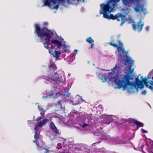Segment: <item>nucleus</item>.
<instances>
[{
    "label": "nucleus",
    "mask_w": 153,
    "mask_h": 153,
    "mask_svg": "<svg viewBox=\"0 0 153 153\" xmlns=\"http://www.w3.org/2000/svg\"><path fill=\"white\" fill-rule=\"evenodd\" d=\"M35 30L34 33L37 35L36 36H38L43 41V44L45 48L49 50V53L51 55H53L56 60L61 56V53L60 52L54 50L55 54H54L53 50L55 48L54 46L49 43V42L51 38V35L53 34V32L50 30H48L47 27H40V25L36 24L34 26Z\"/></svg>",
    "instance_id": "obj_1"
},
{
    "label": "nucleus",
    "mask_w": 153,
    "mask_h": 153,
    "mask_svg": "<svg viewBox=\"0 0 153 153\" xmlns=\"http://www.w3.org/2000/svg\"><path fill=\"white\" fill-rule=\"evenodd\" d=\"M134 68H131L129 70V72L128 73L126 74L123 76L121 79L118 80V81L117 82V84L118 88L120 89L123 88V90L126 89L127 87L128 86L127 91L128 93H130L134 92V89H136L137 92L138 91V88H139L136 84L130 81V80H132L133 79V76L132 74L133 72Z\"/></svg>",
    "instance_id": "obj_2"
},
{
    "label": "nucleus",
    "mask_w": 153,
    "mask_h": 153,
    "mask_svg": "<svg viewBox=\"0 0 153 153\" xmlns=\"http://www.w3.org/2000/svg\"><path fill=\"white\" fill-rule=\"evenodd\" d=\"M120 46L121 47L122 49H120L119 50V53L118 55L120 59L124 62L125 65L127 66L128 70H130L132 67L133 66V64L134 61L132 60L131 57L127 55L128 53L125 50V49L123 48V42H120V40L118 41Z\"/></svg>",
    "instance_id": "obj_3"
},
{
    "label": "nucleus",
    "mask_w": 153,
    "mask_h": 153,
    "mask_svg": "<svg viewBox=\"0 0 153 153\" xmlns=\"http://www.w3.org/2000/svg\"><path fill=\"white\" fill-rule=\"evenodd\" d=\"M120 0H109L105 4L102 3L100 4L102 11L100 13V14H103V17L105 15L109 14L113 11L114 8L116 5L117 2Z\"/></svg>",
    "instance_id": "obj_4"
},
{
    "label": "nucleus",
    "mask_w": 153,
    "mask_h": 153,
    "mask_svg": "<svg viewBox=\"0 0 153 153\" xmlns=\"http://www.w3.org/2000/svg\"><path fill=\"white\" fill-rule=\"evenodd\" d=\"M107 14L105 15V16L103 17L104 18L108 19H111L112 20H115L117 19V21H120L119 18H120L121 19V23L120 24V26H122L126 22L127 19L126 18L124 15H123L122 13H118L115 14L114 16L112 14Z\"/></svg>",
    "instance_id": "obj_5"
},
{
    "label": "nucleus",
    "mask_w": 153,
    "mask_h": 153,
    "mask_svg": "<svg viewBox=\"0 0 153 153\" xmlns=\"http://www.w3.org/2000/svg\"><path fill=\"white\" fill-rule=\"evenodd\" d=\"M37 129L38 128L36 129L35 127L34 128V130L35 131V134L34 135V137L36 140H34L33 142L34 143H36L39 150H41V149H42V151H43L42 152V153H49L50 152V151H49L47 149H43V147L42 146H41L39 145V142L38 141V140L39 138V133H38Z\"/></svg>",
    "instance_id": "obj_6"
},
{
    "label": "nucleus",
    "mask_w": 153,
    "mask_h": 153,
    "mask_svg": "<svg viewBox=\"0 0 153 153\" xmlns=\"http://www.w3.org/2000/svg\"><path fill=\"white\" fill-rule=\"evenodd\" d=\"M153 76V71H151L150 72L147 76V77H145V79L143 80L146 86L151 89L152 91H153V81L152 80H150L149 82L148 81V80L150 78Z\"/></svg>",
    "instance_id": "obj_7"
},
{
    "label": "nucleus",
    "mask_w": 153,
    "mask_h": 153,
    "mask_svg": "<svg viewBox=\"0 0 153 153\" xmlns=\"http://www.w3.org/2000/svg\"><path fill=\"white\" fill-rule=\"evenodd\" d=\"M45 79L51 82L53 80L59 83L62 82H63L62 77L59 76L56 73H54V75L53 76L48 75L47 76H46Z\"/></svg>",
    "instance_id": "obj_8"
},
{
    "label": "nucleus",
    "mask_w": 153,
    "mask_h": 153,
    "mask_svg": "<svg viewBox=\"0 0 153 153\" xmlns=\"http://www.w3.org/2000/svg\"><path fill=\"white\" fill-rule=\"evenodd\" d=\"M142 23L141 20L140 19L136 24L135 22H134L132 24V26L133 29L135 31H137L139 32H140L143 29V27L144 26V22Z\"/></svg>",
    "instance_id": "obj_9"
},
{
    "label": "nucleus",
    "mask_w": 153,
    "mask_h": 153,
    "mask_svg": "<svg viewBox=\"0 0 153 153\" xmlns=\"http://www.w3.org/2000/svg\"><path fill=\"white\" fill-rule=\"evenodd\" d=\"M134 10L137 13L141 12V11H142L143 13L146 15L147 12L146 11V9L143 8V5L140 3L137 4V5L134 8Z\"/></svg>",
    "instance_id": "obj_10"
},
{
    "label": "nucleus",
    "mask_w": 153,
    "mask_h": 153,
    "mask_svg": "<svg viewBox=\"0 0 153 153\" xmlns=\"http://www.w3.org/2000/svg\"><path fill=\"white\" fill-rule=\"evenodd\" d=\"M139 76H140V78L142 79V80H139L138 77L136 78L135 79L136 84L140 88H143L144 87L143 83H144V82L143 81V80L145 79V78L143 79V76L140 75H139L138 77Z\"/></svg>",
    "instance_id": "obj_11"
},
{
    "label": "nucleus",
    "mask_w": 153,
    "mask_h": 153,
    "mask_svg": "<svg viewBox=\"0 0 153 153\" xmlns=\"http://www.w3.org/2000/svg\"><path fill=\"white\" fill-rule=\"evenodd\" d=\"M64 39L62 38L60 39V41L56 39H52L51 41V43L54 44L55 47H56L57 48L59 49L61 46H62V41Z\"/></svg>",
    "instance_id": "obj_12"
},
{
    "label": "nucleus",
    "mask_w": 153,
    "mask_h": 153,
    "mask_svg": "<svg viewBox=\"0 0 153 153\" xmlns=\"http://www.w3.org/2000/svg\"><path fill=\"white\" fill-rule=\"evenodd\" d=\"M50 127V128L52 130L55 134L59 135L60 134V133L59 132V130L55 126V124L53 122H51Z\"/></svg>",
    "instance_id": "obj_13"
},
{
    "label": "nucleus",
    "mask_w": 153,
    "mask_h": 153,
    "mask_svg": "<svg viewBox=\"0 0 153 153\" xmlns=\"http://www.w3.org/2000/svg\"><path fill=\"white\" fill-rule=\"evenodd\" d=\"M129 121L134 124L137 125V128L140 127H143L144 125L143 123L132 119H129Z\"/></svg>",
    "instance_id": "obj_14"
},
{
    "label": "nucleus",
    "mask_w": 153,
    "mask_h": 153,
    "mask_svg": "<svg viewBox=\"0 0 153 153\" xmlns=\"http://www.w3.org/2000/svg\"><path fill=\"white\" fill-rule=\"evenodd\" d=\"M49 121V120L48 119H44L42 121L39 122L38 124L35 126V128H38L39 126H42L44 125L46 123H47Z\"/></svg>",
    "instance_id": "obj_15"
},
{
    "label": "nucleus",
    "mask_w": 153,
    "mask_h": 153,
    "mask_svg": "<svg viewBox=\"0 0 153 153\" xmlns=\"http://www.w3.org/2000/svg\"><path fill=\"white\" fill-rule=\"evenodd\" d=\"M46 96H44L42 97V98L46 100L48 98H50V97L54 95V93H53L52 91H46Z\"/></svg>",
    "instance_id": "obj_16"
},
{
    "label": "nucleus",
    "mask_w": 153,
    "mask_h": 153,
    "mask_svg": "<svg viewBox=\"0 0 153 153\" xmlns=\"http://www.w3.org/2000/svg\"><path fill=\"white\" fill-rule=\"evenodd\" d=\"M108 44L110 45L113 46L114 48H117L118 51V53H119V50L120 49H122V48L121 47H119L118 45L114 43H113L112 42H110L108 43Z\"/></svg>",
    "instance_id": "obj_17"
},
{
    "label": "nucleus",
    "mask_w": 153,
    "mask_h": 153,
    "mask_svg": "<svg viewBox=\"0 0 153 153\" xmlns=\"http://www.w3.org/2000/svg\"><path fill=\"white\" fill-rule=\"evenodd\" d=\"M49 68H50V70L53 69V71L54 73H55L54 72L55 70L57 69L56 66L55 64L54 63H52L51 65H49Z\"/></svg>",
    "instance_id": "obj_18"
},
{
    "label": "nucleus",
    "mask_w": 153,
    "mask_h": 153,
    "mask_svg": "<svg viewBox=\"0 0 153 153\" xmlns=\"http://www.w3.org/2000/svg\"><path fill=\"white\" fill-rule=\"evenodd\" d=\"M51 2H52V1H51V0H45L44 1V3L43 5V6H47L50 7Z\"/></svg>",
    "instance_id": "obj_19"
},
{
    "label": "nucleus",
    "mask_w": 153,
    "mask_h": 153,
    "mask_svg": "<svg viewBox=\"0 0 153 153\" xmlns=\"http://www.w3.org/2000/svg\"><path fill=\"white\" fill-rule=\"evenodd\" d=\"M86 42L89 43V44H92V43L94 42V40L90 37H89L86 39Z\"/></svg>",
    "instance_id": "obj_20"
},
{
    "label": "nucleus",
    "mask_w": 153,
    "mask_h": 153,
    "mask_svg": "<svg viewBox=\"0 0 153 153\" xmlns=\"http://www.w3.org/2000/svg\"><path fill=\"white\" fill-rule=\"evenodd\" d=\"M101 79L103 82H105L107 80V77L105 75H102L101 76Z\"/></svg>",
    "instance_id": "obj_21"
},
{
    "label": "nucleus",
    "mask_w": 153,
    "mask_h": 153,
    "mask_svg": "<svg viewBox=\"0 0 153 153\" xmlns=\"http://www.w3.org/2000/svg\"><path fill=\"white\" fill-rule=\"evenodd\" d=\"M51 1H52V2H53V4H55L56 3V1H58L60 2H64L65 1V0H51ZM70 0H67L68 2Z\"/></svg>",
    "instance_id": "obj_22"
},
{
    "label": "nucleus",
    "mask_w": 153,
    "mask_h": 153,
    "mask_svg": "<svg viewBox=\"0 0 153 153\" xmlns=\"http://www.w3.org/2000/svg\"><path fill=\"white\" fill-rule=\"evenodd\" d=\"M63 41L64 44L62 45L63 47V48L64 49V48H66L67 47V46L65 44L66 43V42L65 41Z\"/></svg>",
    "instance_id": "obj_23"
},
{
    "label": "nucleus",
    "mask_w": 153,
    "mask_h": 153,
    "mask_svg": "<svg viewBox=\"0 0 153 153\" xmlns=\"http://www.w3.org/2000/svg\"><path fill=\"white\" fill-rule=\"evenodd\" d=\"M88 126V124H87L86 123H84L83 125H81L82 128H84L86 127H87Z\"/></svg>",
    "instance_id": "obj_24"
},
{
    "label": "nucleus",
    "mask_w": 153,
    "mask_h": 153,
    "mask_svg": "<svg viewBox=\"0 0 153 153\" xmlns=\"http://www.w3.org/2000/svg\"><path fill=\"white\" fill-rule=\"evenodd\" d=\"M38 109L40 111H41L42 112H43V113L44 114L43 109L42 107H41L40 108H38Z\"/></svg>",
    "instance_id": "obj_25"
},
{
    "label": "nucleus",
    "mask_w": 153,
    "mask_h": 153,
    "mask_svg": "<svg viewBox=\"0 0 153 153\" xmlns=\"http://www.w3.org/2000/svg\"><path fill=\"white\" fill-rule=\"evenodd\" d=\"M91 44V46L90 47H89L88 48V49H93L94 48V44H93L92 43V44Z\"/></svg>",
    "instance_id": "obj_26"
},
{
    "label": "nucleus",
    "mask_w": 153,
    "mask_h": 153,
    "mask_svg": "<svg viewBox=\"0 0 153 153\" xmlns=\"http://www.w3.org/2000/svg\"><path fill=\"white\" fill-rule=\"evenodd\" d=\"M141 130L143 133H147V131L146 130H144L143 128H142Z\"/></svg>",
    "instance_id": "obj_27"
},
{
    "label": "nucleus",
    "mask_w": 153,
    "mask_h": 153,
    "mask_svg": "<svg viewBox=\"0 0 153 153\" xmlns=\"http://www.w3.org/2000/svg\"><path fill=\"white\" fill-rule=\"evenodd\" d=\"M146 93V90L143 91L142 93V94L143 95H145Z\"/></svg>",
    "instance_id": "obj_28"
},
{
    "label": "nucleus",
    "mask_w": 153,
    "mask_h": 153,
    "mask_svg": "<svg viewBox=\"0 0 153 153\" xmlns=\"http://www.w3.org/2000/svg\"><path fill=\"white\" fill-rule=\"evenodd\" d=\"M64 49V52L65 53H66L67 51H69V49L68 48H66Z\"/></svg>",
    "instance_id": "obj_29"
},
{
    "label": "nucleus",
    "mask_w": 153,
    "mask_h": 153,
    "mask_svg": "<svg viewBox=\"0 0 153 153\" xmlns=\"http://www.w3.org/2000/svg\"><path fill=\"white\" fill-rule=\"evenodd\" d=\"M58 7H59V5H57L56 6H54L53 7V8L54 9H58Z\"/></svg>",
    "instance_id": "obj_30"
},
{
    "label": "nucleus",
    "mask_w": 153,
    "mask_h": 153,
    "mask_svg": "<svg viewBox=\"0 0 153 153\" xmlns=\"http://www.w3.org/2000/svg\"><path fill=\"white\" fill-rule=\"evenodd\" d=\"M149 26H147L146 28H145V29L147 31H148L149 30Z\"/></svg>",
    "instance_id": "obj_31"
},
{
    "label": "nucleus",
    "mask_w": 153,
    "mask_h": 153,
    "mask_svg": "<svg viewBox=\"0 0 153 153\" xmlns=\"http://www.w3.org/2000/svg\"><path fill=\"white\" fill-rule=\"evenodd\" d=\"M61 101V100H59L57 102L58 104L59 105H61V104L60 103Z\"/></svg>",
    "instance_id": "obj_32"
},
{
    "label": "nucleus",
    "mask_w": 153,
    "mask_h": 153,
    "mask_svg": "<svg viewBox=\"0 0 153 153\" xmlns=\"http://www.w3.org/2000/svg\"><path fill=\"white\" fill-rule=\"evenodd\" d=\"M44 25H47V26L48 25V23L47 22H45L44 23Z\"/></svg>",
    "instance_id": "obj_33"
},
{
    "label": "nucleus",
    "mask_w": 153,
    "mask_h": 153,
    "mask_svg": "<svg viewBox=\"0 0 153 153\" xmlns=\"http://www.w3.org/2000/svg\"><path fill=\"white\" fill-rule=\"evenodd\" d=\"M78 149V151H80L81 150V149L80 148H76V147L75 148H74V149L75 150H76V149Z\"/></svg>",
    "instance_id": "obj_34"
},
{
    "label": "nucleus",
    "mask_w": 153,
    "mask_h": 153,
    "mask_svg": "<svg viewBox=\"0 0 153 153\" xmlns=\"http://www.w3.org/2000/svg\"><path fill=\"white\" fill-rule=\"evenodd\" d=\"M41 119V118L40 117H38L37 119V121H39Z\"/></svg>",
    "instance_id": "obj_35"
},
{
    "label": "nucleus",
    "mask_w": 153,
    "mask_h": 153,
    "mask_svg": "<svg viewBox=\"0 0 153 153\" xmlns=\"http://www.w3.org/2000/svg\"><path fill=\"white\" fill-rule=\"evenodd\" d=\"M117 66L116 65L115 67L113 68V69L114 70L115 69L117 68Z\"/></svg>",
    "instance_id": "obj_36"
},
{
    "label": "nucleus",
    "mask_w": 153,
    "mask_h": 153,
    "mask_svg": "<svg viewBox=\"0 0 153 153\" xmlns=\"http://www.w3.org/2000/svg\"><path fill=\"white\" fill-rule=\"evenodd\" d=\"M56 95L57 96L58 94H59V93H55Z\"/></svg>",
    "instance_id": "obj_37"
},
{
    "label": "nucleus",
    "mask_w": 153,
    "mask_h": 153,
    "mask_svg": "<svg viewBox=\"0 0 153 153\" xmlns=\"http://www.w3.org/2000/svg\"><path fill=\"white\" fill-rule=\"evenodd\" d=\"M38 108H40L41 107H40L39 105H38Z\"/></svg>",
    "instance_id": "obj_38"
},
{
    "label": "nucleus",
    "mask_w": 153,
    "mask_h": 153,
    "mask_svg": "<svg viewBox=\"0 0 153 153\" xmlns=\"http://www.w3.org/2000/svg\"><path fill=\"white\" fill-rule=\"evenodd\" d=\"M74 51H76V52H77V51H78V50H75Z\"/></svg>",
    "instance_id": "obj_39"
},
{
    "label": "nucleus",
    "mask_w": 153,
    "mask_h": 153,
    "mask_svg": "<svg viewBox=\"0 0 153 153\" xmlns=\"http://www.w3.org/2000/svg\"><path fill=\"white\" fill-rule=\"evenodd\" d=\"M79 101H78L77 102V103H78V104H79Z\"/></svg>",
    "instance_id": "obj_40"
},
{
    "label": "nucleus",
    "mask_w": 153,
    "mask_h": 153,
    "mask_svg": "<svg viewBox=\"0 0 153 153\" xmlns=\"http://www.w3.org/2000/svg\"><path fill=\"white\" fill-rule=\"evenodd\" d=\"M152 80H153V76L152 77Z\"/></svg>",
    "instance_id": "obj_41"
},
{
    "label": "nucleus",
    "mask_w": 153,
    "mask_h": 153,
    "mask_svg": "<svg viewBox=\"0 0 153 153\" xmlns=\"http://www.w3.org/2000/svg\"><path fill=\"white\" fill-rule=\"evenodd\" d=\"M118 60H119V59H118Z\"/></svg>",
    "instance_id": "obj_42"
}]
</instances>
